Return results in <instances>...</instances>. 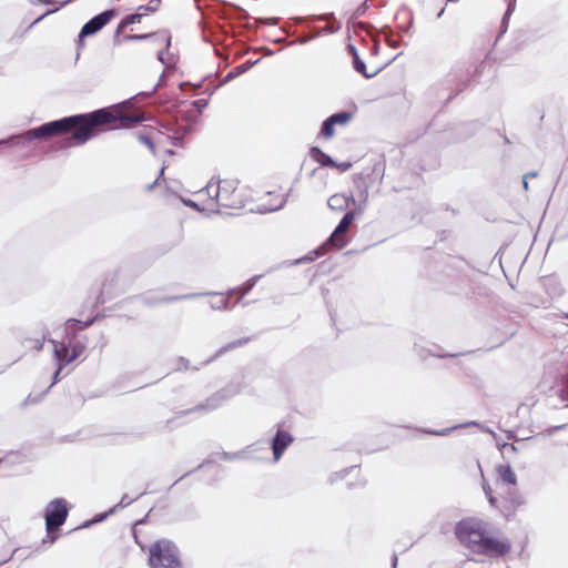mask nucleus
<instances>
[{
  "label": "nucleus",
  "mask_w": 568,
  "mask_h": 568,
  "mask_svg": "<svg viewBox=\"0 0 568 568\" xmlns=\"http://www.w3.org/2000/svg\"><path fill=\"white\" fill-rule=\"evenodd\" d=\"M139 120L138 116L124 114L120 106L104 108L44 123L27 131L23 138L28 141L47 140L71 133L65 140V145L77 146L84 144L101 132L128 128Z\"/></svg>",
  "instance_id": "nucleus-1"
},
{
  "label": "nucleus",
  "mask_w": 568,
  "mask_h": 568,
  "mask_svg": "<svg viewBox=\"0 0 568 568\" xmlns=\"http://www.w3.org/2000/svg\"><path fill=\"white\" fill-rule=\"evenodd\" d=\"M455 535L465 548L476 555L499 558L511 550L510 540L499 530H494L490 523L480 518L468 517L458 521Z\"/></svg>",
  "instance_id": "nucleus-2"
},
{
  "label": "nucleus",
  "mask_w": 568,
  "mask_h": 568,
  "mask_svg": "<svg viewBox=\"0 0 568 568\" xmlns=\"http://www.w3.org/2000/svg\"><path fill=\"white\" fill-rule=\"evenodd\" d=\"M183 133L173 132V129L168 126L148 125L138 132V139L144 143L150 151L156 154H173V146H182Z\"/></svg>",
  "instance_id": "nucleus-3"
},
{
  "label": "nucleus",
  "mask_w": 568,
  "mask_h": 568,
  "mask_svg": "<svg viewBox=\"0 0 568 568\" xmlns=\"http://www.w3.org/2000/svg\"><path fill=\"white\" fill-rule=\"evenodd\" d=\"M211 192L217 202V211L241 210L245 205V196L239 181L233 179L211 180Z\"/></svg>",
  "instance_id": "nucleus-4"
},
{
  "label": "nucleus",
  "mask_w": 568,
  "mask_h": 568,
  "mask_svg": "<svg viewBox=\"0 0 568 568\" xmlns=\"http://www.w3.org/2000/svg\"><path fill=\"white\" fill-rule=\"evenodd\" d=\"M148 565L150 568H183L178 546L166 538L158 539L149 546Z\"/></svg>",
  "instance_id": "nucleus-5"
},
{
  "label": "nucleus",
  "mask_w": 568,
  "mask_h": 568,
  "mask_svg": "<svg viewBox=\"0 0 568 568\" xmlns=\"http://www.w3.org/2000/svg\"><path fill=\"white\" fill-rule=\"evenodd\" d=\"M69 515L68 503L63 498L51 500L44 513L45 529L48 535L59 529L67 520Z\"/></svg>",
  "instance_id": "nucleus-6"
},
{
  "label": "nucleus",
  "mask_w": 568,
  "mask_h": 568,
  "mask_svg": "<svg viewBox=\"0 0 568 568\" xmlns=\"http://www.w3.org/2000/svg\"><path fill=\"white\" fill-rule=\"evenodd\" d=\"M185 204L200 212L219 213L216 197L214 192H211V181L196 192L193 199L185 201Z\"/></svg>",
  "instance_id": "nucleus-7"
},
{
  "label": "nucleus",
  "mask_w": 568,
  "mask_h": 568,
  "mask_svg": "<svg viewBox=\"0 0 568 568\" xmlns=\"http://www.w3.org/2000/svg\"><path fill=\"white\" fill-rule=\"evenodd\" d=\"M362 214V210H349L347 211L334 232L327 240V243L336 248H342L347 244L346 233L354 220Z\"/></svg>",
  "instance_id": "nucleus-8"
},
{
  "label": "nucleus",
  "mask_w": 568,
  "mask_h": 568,
  "mask_svg": "<svg viewBox=\"0 0 568 568\" xmlns=\"http://www.w3.org/2000/svg\"><path fill=\"white\" fill-rule=\"evenodd\" d=\"M354 112L343 111L328 116L322 124L318 138L329 140L337 133V129L347 126L353 120Z\"/></svg>",
  "instance_id": "nucleus-9"
},
{
  "label": "nucleus",
  "mask_w": 568,
  "mask_h": 568,
  "mask_svg": "<svg viewBox=\"0 0 568 568\" xmlns=\"http://www.w3.org/2000/svg\"><path fill=\"white\" fill-rule=\"evenodd\" d=\"M143 17L139 12L128 14L118 26L114 38L116 41L142 40L151 36V33H132L134 23H141Z\"/></svg>",
  "instance_id": "nucleus-10"
},
{
  "label": "nucleus",
  "mask_w": 568,
  "mask_h": 568,
  "mask_svg": "<svg viewBox=\"0 0 568 568\" xmlns=\"http://www.w3.org/2000/svg\"><path fill=\"white\" fill-rule=\"evenodd\" d=\"M486 496L493 507L498 508L505 517L509 518L518 510L524 504L521 497L518 494H513L509 497H503L498 499L493 496L490 488H485Z\"/></svg>",
  "instance_id": "nucleus-11"
},
{
  "label": "nucleus",
  "mask_w": 568,
  "mask_h": 568,
  "mask_svg": "<svg viewBox=\"0 0 568 568\" xmlns=\"http://www.w3.org/2000/svg\"><path fill=\"white\" fill-rule=\"evenodd\" d=\"M114 17L116 11L113 9L105 10L102 13L93 17L89 20L81 29L79 38L82 39L88 36H92L99 32L104 26H106Z\"/></svg>",
  "instance_id": "nucleus-12"
},
{
  "label": "nucleus",
  "mask_w": 568,
  "mask_h": 568,
  "mask_svg": "<svg viewBox=\"0 0 568 568\" xmlns=\"http://www.w3.org/2000/svg\"><path fill=\"white\" fill-rule=\"evenodd\" d=\"M52 344L54 346L53 355H54L55 359L59 363L58 369L54 373V381H53V383H55V382H58L59 375L61 374L63 367H65L67 365L72 363L73 359H71V349H70V347L67 346L64 343L53 341Z\"/></svg>",
  "instance_id": "nucleus-13"
},
{
  "label": "nucleus",
  "mask_w": 568,
  "mask_h": 568,
  "mask_svg": "<svg viewBox=\"0 0 568 568\" xmlns=\"http://www.w3.org/2000/svg\"><path fill=\"white\" fill-rule=\"evenodd\" d=\"M328 207L337 213L353 210L356 206V200L353 195H346L344 193H335L327 200Z\"/></svg>",
  "instance_id": "nucleus-14"
},
{
  "label": "nucleus",
  "mask_w": 568,
  "mask_h": 568,
  "mask_svg": "<svg viewBox=\"0 0 568 568\" xmlns=\"http://www.w3.org/2000/svg\"><path fill=\"white\" fill-rule=\"evenodd\" d=\"M293 436L286 430H277L272 442L274 459L278 460L285 449L293 443Z\"/></svg>",
  "instance_id": "nucleus-15"
},
{
  "label": "nucleus",
  "mask_w": 568,
  "mask_h": 568,
  "mask_svg": "<svg viewBox=\"0 0 568 568\" xmlns=\"http://www.w3.org/2000/svg\"><path fill=\"white\" fill-rule=\"evenodd\" d=\"M348 51L349 53L352 54L353 57V65H354V69L359 72L361 74H363L365 78H372L376 74V71H373V72H367V68L364 63V61L359 58L356 49L354 45L349 44L348 47Z\"/></svg>",
  "instance_id": "nucleus-16"
},
{
  "label": "nucleus",
  "mask_w": 568,
  "mask_h": 568,
  "mask_svg": "<svg viewBox=\"0 0 568 568\" xmlns=\"http://www.w3.org/2000/svg\"><path fill=\"white\" fill-rule=\"evenodd\" d=\"M498 477L506 484L515 486L517 477L509 465H499L496 468Z\"/></svg>",
  "instance_id": "nucleus-17"
},
{
  "label": "nucleus",
  "mask_w": 568,
  "mask_h": 568,
  "mask_svg": "<svg viewBox=\"0 0 568 568\" xmlns=\"http://www.w3.org/2000/svg\"><path fill=\"white\" fill-rule=\"evenodd\" d=\"M310 156L322 166H328L333 163V159L318 146H312L310 149Z\"/></svg>",
  "instance_id": "nucleus-18"
},
{
  "label": "nucleus",
  "mask_w": 568,
  "mask_h": 568,
  "mask_svg": "<svg viewBox=\"0 0 568 568\" xmlns=\"http://www.w3.org/2000/svg\"><path fill=\"white\" fill-rule=\"evenodd\" d=\"M93 322H94V320L81 322L75 318H70L65 323L67 332H68V334L74 335L77 333V331L89 327L90 325H92Z\"/></svg>",
  "instance_id": "nucleus-19"
},
{
  "label": "nucleus",
  "mask_w": 568,
  "mask_h": 568,
  "mask_svg": "<svg viewBox=\"0 0 568 568\" xmlns=\"http://www.w3.org/2000/svg\"><path fill=\"white\" fill-rule=\"evenodd\" d=\"M143 526H144V521H136L134 524V527H133V536H134V540L135 542L140 546V548L142 550H144L145 548V542L149 540L148 537H144L143 536Z\"/></svg>",
  "instance_id": "nucleus-20"
},
{
  "label": "nucleus",
  "mask_w": 568,
  "mask_h": 568,
  "mask_svg": "<svg viewBox=\"0 0 568 568\" xmlns=\"http://www.w3.org/2000/svg\"><path fill=\"white\" fill-rule=\"evenodd\" d=\"M71 359L75 361L79 358L85 351V345L82 342H74L71 344Z\"/></svg>",
  "instance_id": "nucleus-21"
},
{
  "label": "nucleus",
  "mask_w": 568,
  "mask_h": 568,
  "mask_svg": "<svg viewBox=\"0 0 568 568\" xmlns=\"http://www.w3.org/2000/svg\"><path fill=\"white\" fill-rule=\"evenodd\" d=\"M353 163L351 161L336 162L333 160V163L328 165V168L335 169L339 173H345L351 170Z\"/></svg>",
  "instance_id": "nucleus-22"
},
{
  "label": "nucleus",
  "mask_w": 568,
  "mask_h": 568,
  "mask_svg": "<svg viewBox=\"0 0 568 568\" xmlns=\"http://www.w3.org/2000/svg\"><path fill=\"white\" fill-rule=\"evenodd\" d=\"M247 342H248V338L234 341V342H232V343H230V344H227V345L223 346V347L220 349L219 354H222V353H224V352H226V351H230V349H232V348H235V347H240V346L244 345V344H245V343H247Z\"/></svg>",
  "instance_id": "nucleus-23"
},
{
  "label": "nucleus",
  "mask_w": 568,
  "mask_h": 568,
  "mask_svg": "<svg viewBox=\"0 0 568 568\" xmlns=\"http://www.w3.org/2000/svg\"><path fill=\"white\" fill-rule=\"evenodd\" d=\"M209 104L207 98H201L193 102V106L196 109L197 112H202Z\"/></svg>",
  "instance_id": "nucleus-24"
},
{
  "label": "nucleus",
  "mask_w": 568,
  "mask_h": 568,
  "mask_svg": "<svg viewBox=\"0 0 568 568\" xmlns=\"http://www.w3.org/2000/svg\"><path fill=\"white\" fill-rule=\"evenodd\" d=\"M146 6L149 7L150 11L153 13L159 10L161 6V0H150Z\"/></svg>",
  "instance_id": "nucleus-25"
},
{
  "label": "nucleus",
  "mask_w": 568,
  "mask_h": 568,
  "mask_svg": "<svg viewBox=\"0 0 568 568\" xmlns=\"http://www.w3.org/2000/svg\"><path fill=\"white\" fill-rule=\"evenodd\" d=\"M136 12L142 14L143 18L152 13L146 4L138 7Z\"/></svg>",
  "instance_id": "nucleus-26"
},
{
  "label": "nucleus",
  "mask_w": 568,
  "mask_h": 568,
  "mask_svg": "<svg viewBox=\"0 0 568 568\" xmlns=\"http://www.w3.org/2000/svg\"><path fill=\"white\" fill-rule=\"evenodd\" d=\"M529 178V174L524 175L523 185L526 191H528V182L527 179Z\"/></svg>",
  "instance_id": "nucleus-27"
},
{
  "label": "nucleus",
  "mask_w": 568,
  "mask_h": 568,
  "mask_svg": "<svg viewBox=\"0 0 568 568\" xmlns=\"http://www.w3.org/2000/svg\"><path fill=\"white\" fill-rule=\"evenodd\" d=\"M247 68H248V67H246L245 64H243V65L237 67V68H236V70H239L240 72H243V71L247 70Z\"/></svg>",
  "instance_id": "nucleus-28"
},
{
  "label": "nucleus",
  "mask_w": 568,
  "mask_h": 568,
  "mask_svg": "<svg viewBox=\"0 0 568 568\" xmlns=\"http://www.w3.org/2000/svg\"><path fill=\"white\" fill-rule=\"evenodd\" d=\"M515 1H516V0H508V8H509V9L511 8V6H514V4H515Z\"/></svg>",
  "instance_id": "nucleus-29"
},
{
  "label": "nucleus",
  "mask_w": 568,
  "mask_h": 568,
  "mask_svg": "<svg viewBox=\"0 0 568 568\" xmlns=\"http://www.w3.org/2000/svg\"><path fill=\"white\" fill-rule=\"evenodd\" d=\"M281 204H282V200H280V202L274 207H270V210H275V209L280 207Z\"/></svg>",
  "instance_id": "nucleus-30"
},
{
  "label": "nucleus",
  "mask_w": 568,
  "mask_h": 568,
  "mask_svg": "<svg viewBox=\"0 0 568 568\" xmlns=\"http://www.w3.org/2000/svg\"><path fill=\"white\" fill-rule=\"evenodd\" d=\"M529 174V178H536V173H528Z\"/></svg>",
  "instance_id": "nucleus-31"
}]
</instances>
